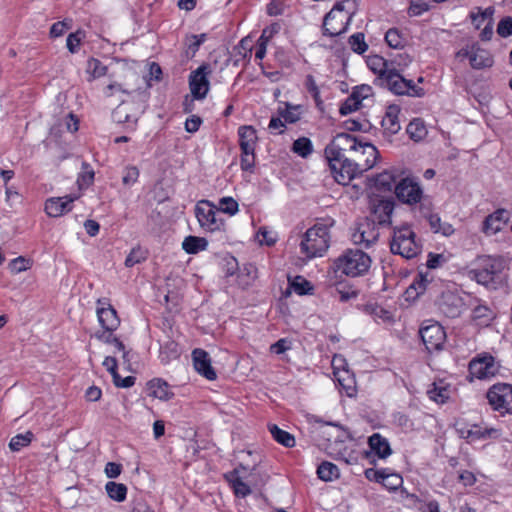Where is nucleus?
<instances>
[{
	"mask_svg": "<svg viewBox=\"0 0 512 512\" xmlns=\"http://www.w3.org/2000/svg\"><path fill=\"white\" fill-rule=\"evenodd\" d=\"M362 147L361 154L367 155L364 161H361L358 155H354V157H335V159L326 157L336 182L341 185H348L357 175L375 165L379 156L377 148L371 143H366Z\"/></svg>",
	"mask_w": 512,
	"mask_h": 512,
	"instance_id": "1",
	"label": "nucleus"
},
{
	"mask_svg": "<svg viewBox=\"0 0 512 512\" xmlns=\"http://www.w3.org/2000/svg\"><path fill=\"white\" fill-rule=\"evenodd\" d=\"M390 250L406 259L416 257L422 251V244L408 224L395 227L390 242Z\"/></svg>",
	"mask_w": 512,
	"mask_h": 512,
	"instance_id": "2",
	"label": "nucleus"
},
{
	"mask_svg": "<svg viewBox=\"0 0 512 512\" xmlns=\"http://www.w3.org/2000/svg\"><path fill=\"white\" fill-rule=\"evenodd\" d=\"M329 240V225L316 223L305 232L300 243L301 252L309 259L322 256L329 247Z\"/></svg>",
	"mask_w": 512,
	"mask_h": 512,
	"instance_id": "3",
	"label": "nucleus"
},
{
	"mask_svg": "<svg viewBox=\"0 0 512 512\" xmlns=\"http://www.w3.org/2000/svg\"><path fill=\"white\" fill-rule=\"evenodd\" d=\"M370 256L360 249H349L335 262L337 271L349 277H358L368 272L371 266Z\"/></svg>",
	"mask_w": 512,
	"mask_h": 512,
	"instance_id": "4",
	"label": "nucleus"
},
{
	"mask_svg": "<svg viewBox=\"0 0 512 512\" xmlns=\"http://www.w3.org/2000/svg\"><path fill=\"white\" fill-rule=\"evenodd\" d=\"M503 261L492 256H482L478 259L477 267L471 273L477 283L484 286H494L500 279Z\"/></svg>",
	"mask_w": 512,
	"mask_h": 512,
	"instance_id": "5",
	"label": "nucleus"
},
{
	"mask_svg": "<svg viewBox=\"0 0 512 512\" xmlns=\"http://www.w3.org/2000/svg\"><path fill=\"white\" fill-rule=\"evenodd\" d=\"M141 93L132 100L122 101L113 111L112 117L116 123L127 124L128 128L134 130L140 116L144 113L145 104L140 99Z\"/></svg>",
	"mask_w": 512,
	"mask_h": 512,
	"instance_id": "6",
	"label": "nucleus"
},
{
	"mask_svg": "<svg viewBox=\"0 0 512 512\" xmlns=\"http://www.w3.org/2000/svg\"><path fill=\"white\" fill-rule=\"evenodd\" d=\"M367 142H359L355 137L348 133H339L325 148V156L335 159V157H354L357 155L359 150H363L364 145Z\"/></svg>",
	"mask_w": 512,
	"mask_h": 512,
	"instance_id": "7",
	"label": "nucleus"
},
{
	"mask_svg": "<svg viewBox=\"0 0 512 512\" xmlns=\"http://www.w3.org/2000/svg\"><path fill=\"white\" fill-rule=\"evenodd\" d=\"M199 226L206 232L220 231L224 222L219 218V210L208 200H200L194 208Z\"/></svg>",
	"mask_w": 512,
	"mask_h": 512,
	"instance_id": "8",
	"label": "nucleus"
},
{
	"mask_svg": "<svg viewBox=\"0 0 512 512\" xmlns=\"http://www.w3.org/2000/svg\"><path fill=\"white\" fill-rule=\"evenodd\" d=\"M486 396L493 410L502 415L512 414V385L507 383L494 384L488 390Z\"/></svg>",
	"mask_w": 512,
	"mask_h": 512,
	"instance_id": "9",
	"label": "nucleus"
},
{
	"mask_svg": "<svg viewBox=\"0 0 512 512\" xmlns=\"http://www.w3.org/2000/svg\"><path fill=\"white\" fill-rule=\"evenodd\" d=\"M397 199L407 205H416L423 199V189L414 178L405 177L395 186Z\"/></svg>",
	"mask_w": 512,
	"mask_h": 512,
	"instance_id": "10",
	"label": "nucleus"
},
{
	"mask_svg": "<svg viewBox=\"0 0 512 512\" xmlns=\"http://www.w3.org/2000/svg\"><path fill=\"white\" fill-rule=\"evenodd\" d=\"M379 238V230L376 223L365 218L359 221L351 234V240L355 245L370 248Z\"/></svg>",
	"mask_w": 512,
	"mask_h": 512,
	"instance_id": "11",
	"label": "nucleus"
},
{
	"mask_svg": "<svg viewBox=\"0 0 512 512\" xmlns=\"http://www.w3.org/2000/svg\"><path fill=\"white\" fill-rule=\"evenodd\" d=\"M382 85L387 87L395 94H408L412 96H421L422 89L416 88L412 80L405 79L396 68L388 72L387 76L381 81Z\"/></svg>",
	"mask_w": 512,
	"mask_h": 512,
	"instance_id": "12",
	"label": "nucleus"
},
{
	"mask_svg": "<svg viewBox=\"0 0 512 512\" xmlns=\"http://www.w3.org/2000/svg\"><path fill=\"white\" fill-rule=\"evenodd\" d=\"M256 465L257 461H254L252 467L249 464L244 465L241 463L237 468L225 475L237 497L244 498L251 494L250 484L245 481L246 473L255 470Z\"/></svg>",
	"mask_w": 512,
	"mask_h": 512,
	"instance_id": "13",
	"label": "nucleus"
},
{
	"mask_svg": "<svg viewBox=\"0 0 512 512\" xmlns=\"http://www.w3.org/2000/svg\"><path fill=\"white\" fill-rule=\"evenodd\" d=\"M419 333L422 342L428 351H437L442 349L446 339V333L439 323H429L423 326Z\"/></svg>",
	"mask_w": 512,
	"mask_h": 512,
	"instance_id": "14",
	"label": "nucleus"
},
{
	"mask_svg": "<svg viewBox=\"0 0 512 512\" xmlns=\"http://www.w3.org/2000/svg\"><path fill=\"white\" fill-rule=\"evenodd\" d=\"M97 317L100 326L108 332H114L120 325V318L114 307L107 299H99L97 301Z\"/></svg>",
	"mask_w": 512,
	"mask_h": 512,
	"instance_id": "15",
	"label": "nucleus"
},
{
	"mask_svg": "<svg viewBox=\"0 0 512 512\" xmlns=\"http://www.w3.org/2000/svg\"><path fill=\"white\" fill-rule=\"evenodd\" d=\"M497 371L498 367L491 355H483L469 363V373L473 378L480 380L489 379L495 376Z\"/></svg>",
	"mask_w": 512,
	"mask_h": 512,
	"instance_id": "16",
	"label": "nucleus"
},
{
	"mask_svg": "<svg viewBox=\"0 0 512 512\" xmlns=\"http://www.w3.org/2000/svg\"><path fill=\"white\" fill-rule=\"evenodd\" d=\"M209 67L201 65L190 75L189 86L191 93L195 99H203L209 90L208 74Z\"/></svg>",
	"mask_w": 512,
	"mask_h": 512,
	"instance_id": "17",
	"label": "nucleus"
},
{
	"mask_svg": "<svg viewBox=\"0 0 512 512\" xmlns=\"http://www.w3.org/2000/svg\"><path fill=\"white\" fill-rule=\"evenodd\" d=\"M432 271H419L413 282L406 290L407 298H417L428 290H432L437 284Z\"/></svg>",
	"mask_w": 512,
	"mask_h": 512,
	"instance_id": "18",
	"label": "nucleus"
},
{
	"mask_svg": "<svg viewBox=\"0 0 512 512\" xmlns=\"http://www.w3.org/2000/svg\"><path fill=\"white\" fill-rule=\"evenodd\" d=\"M439 310L449 318H456L461 315L464 309V302L457 293L443 292L438 304Z\"/></svg>",
	"mask_w": 512,
	"mask_h": 512,
	"instance_id": "19",
	"label": "nucleus"
},
{
	"mask_svg": "<svg viewBox=\"0 0 512 512\" xmlns=\"http://www.w3.org/2000/svg\"><path fill=\"white\" fill-rule=\"evenodd\" d=\"M394 205L392 199L373 200L370 206L372 216L370 221L377 222L379 225H390Z\"/></svg>",
	"mask_w": 512,
	"mask_h": 512,
	"instance_id": "20",
	"label": "nucleus"
},
{
	"mask_svg": "<svg viewBox=\"0 0 512 512\" xmlns=\"http://www.w3.org/2000/svg\"><path fill=\"white\" fill-rule=\"evenodd\" d=\"M193 365L195 370L209 381L217 378L216 371L211 365L209 354L200 348L194 349L192 352Z\"/></svg>",
	"mask_w": 512,
	"mask_h": 512,
	"instance_id": "21",
	"label": "nucleus"
},
{
	"mask_svg": "<svg viewBox=\"0 0 512 512\" xmlns=\"http://www.w3.org/2000/svg\"><path fill=\"white\" fill-rule=\"evenodd\" d=\"M77 198L73 195L49 198L45 203V211L50 217H60L72 210V203Z\"/></svg>",
	"mask_w": 512,
	"mask_h": 512,
	"instance_id": "22",
	"label": "nucleus"
},
{
	"mask_svg": "<svg viewBox=\"0 0 512 512\" xmlns=\"http://www.w3.org/2000/svg\"><path fill=\"white\" fill-rule=\"evenodd\" d=\"M507 221L508 212L505 209H498L485 218L482 230L487 235H494L502 229Z\"/></svg>",
	"mask_w": 512,
	"mask_h": 512,
	"instance_id": "23",
	"label": "nucleus"
},
{
	"mask_svg": "<svg viewBox=\"0 0 512 512\" xmlns=\"http://www.w3.org/2000/svg\"><path fill=\"white\" fill-rule=\"evenodd\" d=\"M469 63L473 69L480 70L491 67L494 59L488 50L481 48L478 44H472V54Z\"/></svg>",
	"mask_w": 512,
	"mask_h": 512,
	"instance_id": "24",
	"label": "nucleus"
},
{
	"mask_svg": "<svg viewBox=\"0 0 512 512\" xmlns=\"http://www.w3.org/2000/svg\"><path fill=\"white\" fill-rule=\"evenodd\" d=\"M352 20V15H340L337 19L331 20L330 24L325 26V19L323 20L322 33L327 37H336L344 34Z\"/></svg>",
	"mask_w": 512,
	"mask_h": 512,
	"instance_id": "25",
	"label": "nucleus"
},
{
	"mask_svg": "<svg viewBox=\"0 0 512 512\" xmlns=\"http://www.w3.org/2000/svg\"><path fill=\"white\" fill-rule=\"evenodd\" d=\"M398 178L399 173L396 169L385 170L375 176L374 186L380 191L390 192L393 189L395 190Z\"/></svg>",
	"mask_w": 512,
	"mask_h": 512,
	"instance_id": "26",
	"label": "nucleus"
},
{
	"mask_svg": "<svg viewBox=\"0 0 512 512\" xmlns=\"http://www.w3.org/2000/svg\"><path fill=\"white\" fill-rule=\"evenodd\" d=\"M238 136L241 151H255L258 137L253 126H240L238 128Z\"/></svg>",
	"mask_w": 512,
	"mask_h": 512,
	"instance_id": "27",
	"label": "nucleus"
},
{
	"mask_svg": "<svg viewBox=\"0 0 512 512\" xmlns=\"http://www.w3.org/2000/svg\"><path fill=\"white\" fill-rule=\"evenodd\" d=\"M501 436L500 430L496 428H481L480 426L474 425L466 432H462L461 437L470 441L484 440V439H496Z\"/></svg>",
	"mask_w": 512,
	"mask_h": 512,
	"instance_id": "28",
	"label": "nucleus"
},
{
	"mask_svg": "<svg viewBox=\"0 0 512 512\" xmlns=\"http://www.w3.org/2000/svg\"><path fill=\"white\" fill-rule=\"evenodd\" d=\"M368 445L379 458L385 459L392 453L388 440L379 433H374L368 438Z\"/></svg>",
	"mask_w": 512,
	"mask_h": 512,
	"instance_id": "29",
	"label": "nucleus"
},
{
	"mask_svg": "<svg viewBox=\"0 0 512 512\" xmlns=\"http://www.w3.org/2000/svg\"><path fill=\"white\" fill-rule=\"evenodd\" d=\"M399 113L400 110L397 106L393 105L388 107L385 116L381 121V125L386 133L394 135L401 129L398 117Z\"/></svg>",
	"mask_w": 512,
	"mask_h": 512,
	"instance_id": "30",
	"label": "nucleus"
},
{
	"mask_svg": "<svg viewBox=\"0 0 512 512\" xmlns=\"http://www.w3.org/2000/svg\"><path fill=\"white\" fill-rule=\"evenodd\" d=\"M369 69L379 76L382 81L394 67L392 63H388L382 56L372 55L366 60Z\"/></svg>",
	"mask_w": 512,
	"mask_h": 512,
	"instance_id": "31",
	"label": "nucleus"
},
{
	"mask_svg": "<svg viewBox=\"0 0 512 512\" xmlns=\"http://www.w3.org/2000/svg\"><path fill=\"white\" fill-rule=\"evenodd\" d=\"M147 385L150 395L160 400H169L174 395L169 384L160 378L150 380Z\"/></svg>",
	"mask_w": 512,
	"mask_h": 512,
	"instance_id": "32",
	"label": "nucleus"
},
{
	"mask_svg": "<svg viewBox=\"0 0 512 512\" xmlns=\"http://www.w3.org/2000/svg\"><path fill=\"white\" fill-rule=\"evenodd\" d=\"M303 113V109L301 105H293L291 103L285 102L283 106H279L278 114L281 118H283L286 123H296L301 119Z\"/></svg>",
	"mask_w": 512,
	"mask_h": 512,
	"instance_id": "33",
	"label": "nucleus"
},
{
	"mask_svg": "<svg viewBox=\"0 0 512 512\" xmlns=\"http://www.w3.org/2000/svg\"><path fill=\"white\" fill-rule=\"evenodd\" d=\"M208 247V241L204 237H197L189 235L184 238L182 242V249L187 254H197L201 251L206 250Z\"/></svg>",
	"mask_w": 512,
	"mask_h": 512,
	"instance_id": "34",
	"label": "nucleus"
},
{
	"mask_svg": "<svg viewBox=\"0 0 512 512\" xmlns=\"http://www.w3.org/2000/svg\"><path fill=\"white\" fill-rule=\"evenodd\" d=\"M268 430L277 443L287 448L295 446V437L291 433L279 428L276 424L268 425Z\"/></svg>",
	"mask_w": 512,
	"mask_h": 512,
	"instance_id": "35",
	"label": "nucleus"
},
{
	"mask_svg": "<svg viewBox=\"0 0 512 512\" xmlns=\"http://www.w3.org/2000/svg\"><path fill=\"white\" fill-rule=\"evenodd\" d=\"M427 220L434 233H441L444 236H450L455 231L450 223L442 222L438 214H429L427 216Z\"/></svg>",
	"mask_w": 512,
	"mask_h": 512,
	"instance_id": "36",
	"label": "nucleus"
},
{
	"mask_svg": "<svg viewBox=\"0 0 512 512\" xmlns=\"http://www.w3.org/2000/svg\"><path fill=\"white\" fill-rule=\"evenodd\" d=\"M289 287L298 295L311 294L313 285L303 276L297 275L293 278L289 277Z\"/></svg>",
	"mask_w": 512,
	"mask_h": 512,
	"instance_id": "37",
	"label": "nucleus"
},
{
	"mask_svg": "<svg viewBox=\"0 0 512 512\" xmlns=\"http://www.w3.org/2000/svg\"><path fill=\"white\" fill-rule=\"evenodd\" d=\"M494 317V312L485 304H478L472 311V318L479 325H488Z\"/></svg>",
	"mask_w": 512,
	"mask_h": 512,
	"instance_id": "38",
	"label": "nucleus"
},
{
	"mask_svg": "<svg viewBox=\"0 0 512 512\" xmlns=\"http://www.w3.org/2000/svg\"><path fill=\"white\" fill-rule=\"evenodd\" d=\"M105 490L112 500L123 502L127 496V487L123 483L109 481L105 485Z\"/></svg>",
	"mask_w": 512,
	"mask_h": 512,
	"instance_id": "39",
	"label": "nucleus"
},
{
	"mask_svg": "<svg viewBox=\"0 0 512 512\" xmlns=\"http://www.w3.org/2000/svg\"><path fill=\"white\" fill-rule=\"evenodd\" d=\"M317 475L323 481H333L339 477V469L335 464L324 461L318 466Z\"/></svg>",
	"mask_w": 512,
	"mask_h": 512,
	"instance_id": "40",
	"label": "nucleus"
},
{
	"mask_svg": "<svg viewBox=\"0 0 512 512\" xmlns=\"http://www.w3.org/2000/svg\"><path fill=\"white\" fill-rule=\"evenodd\" d=\"M406 131L410 138L414 141H420L427 135V129L424 121L419 118L413 119L408 124Z\"/></svg>",
	"mask_w": 512,
	"mask_h": 512,
	"instance_id": "41",
	"label": "nucleus"
},
{
	"mask_svg": "<svg viewBox=\"0 0 512 512\" xmlns=\"http://www.w3.org/2000/svg\"><path fill=\"white\" fill-rule=\"evenodd\" d=\"M64 129L71 133L79 129V121L74 114H67L57 126L51 128V133L57 134V132H62Z\"/></svg>",
	"mask_w": 512,
	"mask_h": 512,
	"instance_id": "42",
	"label": "nucleus"
},
{
	"mask_svg": "<svg viewBox=\"0 0 512 512\" xmlns=\"http://www.w3.org/2000/svg\"><path fill=\"white\" fill-rule=\"evenodd\" d=\"M291 150L298 156L307 158L313 152V144L309 138L299 137L293 142Z\"/></svg>",
	"mask_w": 512,
	"mask_h": 512,
	"instance_id": "43",
	"label": "nucleus"
},
{
	"mask_svg": "<svg viewBox=\"0 0 512 512\" xmlns=\"http://www.w3.org/2000/svg\"><path fill=\"white\" fill-rule=\"evenodd\" d=\"M428 396L437 403H445L450 397L449 389L442 383H433V387L428 390Z\"/></svg>",
	"mask_w": 512,
	"mask_h": 512,
	"instance_id": "44",
	"label": "nucleus"
},
{
	"mask_svg": "<svg viewBox=\"0 0 512 512\" xmlns=\"http://www.w3.org/2000/svg\"><path fill=\"white\" fill-rule=\"evenodd\" d=\"M348 43L351 50L357 54L361 55L368 50V44L366 43L365 35L362 32L352 34L348 39Z\"/></svg>",
	"mask_w": 512,
	"mask_h": 512,
	"instance_id": "45",
	"label": "nucleus"
},
{
	"mask_svg": "<svg viewBox=\"0 0 512 512\" xmlns=\"http://www.w3.org/2000/svg\"><path fill=\"white\" fill-rule=\"evenodd\" d=\"M361 105V100L358 92H353L345 102L340 106V113L342 115L350 114L359 109Z\"/></svg>",
	"mask_w": 512,
	"mask_h": 512,
	"instance_id": "46",
	"label": "nucleus"
},
{
	"mask_svg": "<svg viewBox=\"0 0 512 512\" xmlns=\"http://www.w3.org/2000/svg\"><path fill=\"white\" fill-rule=\"evenodd\" d=\"M33 433L28 431L24 434H18L14 436L9 443V448L12 451H19L23 447L28 446L32 441Z\"/></svg>",
	"mask_w": 512,
	"mask_h": 512,
	"instance_id": "47",
	"label": "nucleus"
},
{
	"mask_svg": "<svg viewBox=\"0 0 512 512\" xmlns=\"http://www.w3.org/2000/svg\"><path fill=\"white\" fill-rule=\"evenodd\" d=\"M32 266V261L23 256H19L10 261L8 267L13 274H18L23 271L30 269Z\"/></svg>",
	"mask_w": 512,
	"mask_h": 512,
	"instance_id": "48",
	"label": "nucleus"
},
{
	"mask_svg": "<svg viewBox=\"0 0 512 512\" xmlns=\"http://www.w3.org/2000/svg\"><path fill=\"white\" fill-rule=\"evenodd\" d=\"M140 172L136 166H127L122 173V184L125 187L133 186L139 178Z\"/></svg>",
	"mask_w": 512,
	"mask_h": 512,
	"instance_id": "49",
	"label": "nucleus"
},
{
	"mask_svg": "<svg viewBox=\"0 0 512 512\" xmlns=\"http://www.w3.org/2000/svg\"><path fill=\"white\" fill-rule=\"evenodd\" d=\"M494 14V8L493 7H487L484 10H481V8H478L477 13H471V19L472 22L475 24L476 28H480L482 23L484 21H493L492 16Z\"/></svg>",
	"mask_w": 512,
	"mask_h": 512,
	"instance_id": "50",
	"label": "nucleus"
},
{
	"mask_svg": "<svg viewBox=\"0 0 512 512\" xmlns=\"http://www.w3.org/2000/svg\"><path fill=\"white\" fill-rule=\"evenodd\" d=\"M146 258L147 252L145 250L140 247L133 248L125 259V266L133 267L134 265L145 261Z\"/></svg>",
	"mask_w": 512,
	"mask_h": 512,
	"instance_id": "51",
	"label": "nucleus"
},
{
	"mask_svg": "<svg viewBox=\"0 0 512 512\" xmlns=\"http://www.w3.org/2000/svg\"><path fill=\"white\" fill-rule=\"evenodd\" d=\"M385 41L391 48H401L404 46V38L396 28L389 29L385 34Z\"/></svg>",
	"mask_w": 512,
	"mask_h": 512,
	"instance_id": "52",
	"label": "nucleus"
},
{
	"mask_svg": "<svg viewBox=\"0 0 512 512\" xmlns=\"http://www.w3.org/2000/svg\"><path fill=\"white\" fill-rule=\"evenodd\" d=\"M94 180V171L89 168V165L83 163V171L78 175L77 184L80 189L89 187Z\"/></svg>",
	"mask_w": 512,
	"mask_h": 512,
	"instance_id": "53",
	"label": "nucleus"
},
{
	"mask_svg": "<svg viewBox=\"0 0 512 512\" xmlns=\"http://www.w3.org/2000/svg\"><path fill=\"white\" fill-rule=\"evenodd\" d=\"M219 213H227L229 215H235L238 212V203L232 197H223L219 201Z\"/></svg>",
	"mask_w": 512,
	"mask_h": 512,
	"instance_id": "54",
	"label": "nucleus"
},
{
	"mask_svg": "<svg viewBox=\"0 0 512 512\" xmlns=\"http://www.w3.org/2000/svg\"><path fill=\"white\" fill-rule=\"evenodd\" d=\"M257 239L261 245L272 246L277 241V234L266 227H261L257 232Z\"/></svg>",
	"mask_w": 512,
	"mask_h": 512,
	"instance_id": "55",
	"label": "nucleus"
},
{
	"mask_svg": "<svg viewBox=\"0 0 512 512\" xmlns=\"http://www.w3.org/2000/svg\"><path fill=\"white\" fill-rule=\"evenodd\" d=\"M161 360L168 362L171 358H177L179 356V351L177 344L173 341H168L164 346H161Z\"/></svg>",
	"mask_w": 512,
	"mask_h": 512,
	"instance_id": "56",
	"label": "nucleus"
},
{
	"mask_svg": "<svg viewBox=\"0 0 512 512\" xmlns=\"http://www.w3.org/2000/svg\"><path fill=\"white\" fill-rule=\"evenodd\" d=\"M340 15H352L345 11V2H338L334 7L325 15V26L330 24L331 20L337 19Z\"/></svg>",
	"mask_w": 512,
	"mask_h": 512,
	"instance_id": "57",
	"label": "nucleus"
},
{
	"mask_svg": "<svg viewBox=\"0 0 512 512\" xmlns=\"http://www.w3.org/2000/svg\"><path fill=\"white\" fill-rule=\"evenodd\" d=\"M345 376H341L339 372L334 371V375L339 382L340 386L345 389L348 396L352 395L354 391V380L349 376L348 371H344Z\"/></svg>",
	"mask_w": 512,
	"mask_h": 512,
	"instance_id": "58",
	"label": "nucleus"
},
{
	"mask_svg": "<svg viewBox=\"0 0 512 512\" xmlns=\"http://www.w3.org/2000/svg\"><path fill=\"white\" fill-rule=\"evenodd\" d=\"M240 165L244 171H252L255 166V151H241Z\"/></svg>",
	"mask_w": 512,
	"mask_h": 512,
	"instance_id": "59",
	"label": "nucleus"
},
{
	"mask_svg": "<svg viewBox=\"0 0 512 512\" xmlns=\"http://www.w3.org/2000/svg\"><path fill=\"white\" fill-rule=\"evenodd\" d=\"M83 36L84 34L82 31H77L68 35L66 45L71 53H76L78 51Z\"/></svg>",
	"mask_w": 512,
	"mask_h": 512,
	"instance_id": "60",
	"label": "nucleus"
},
{
	"mask_svg": "<svg viewBox=\"0 0 512 512\" xmlns=\"http://www.w3.org/2000/svg\"><path fill=\"white\" fill-rule=\"evenodd\" d=\"M497 33L504 38L512 35V17L507 16L500 20L497 26Z\"/></svg>",
	"mask_w": 512,
	"mask_h": 512,
	"instance_id": "61",
	"label": "nucleus"
},
{
	"mask_svg": "<svg viewBox=\"0 0 512 512\" xmlns=\"http://www.w3.org/2000/svg\"><path fill=\"white\" fill-rule=\"evenodd\" d=\"M402 477L398 474H386L385 481L381 483L390 490H396L402 485Z\"/></svg>",
	"mask_w": 512,
	"mask_h": 512,
	"instance_id": "62",
	"label": "nucleus"
},
{
	"mask_svg": "<svg viewBox=\"0 0 512 512\" xmlns=\"http://www.w3.org/2000/svg\"><path fill=\"white\" fill-rule=\"evenodd\" d=\"M291 348V342L287 339H279L270 346V351L275 354H282Z\"/></svg>",
	"mask_w": 512,
	"mask_h": 512,
	"instance_id": "63",
	"label": "nucleus"
},
{
	"mask_svg": "<svg viewBox=\"0 0 512 512\" xmlns=\"http://www.w3.org/2000/svg\"><path fill=\"white\" fill-rule=\"evenodd\" d=\"M104 471L108 478H117L122 472V465L115 462H108Z\"/></svg>",
	"mask_w": 512,
	"mask_h": 512,
	"instance_id": "64",
	"label": "nucleus"
}]
</instances>
